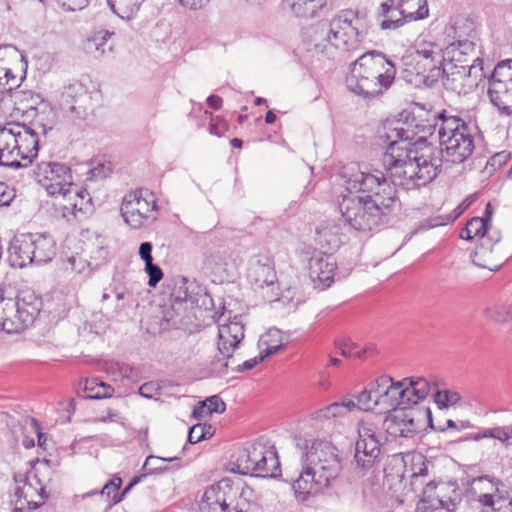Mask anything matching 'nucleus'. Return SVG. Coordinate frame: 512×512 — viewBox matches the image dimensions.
Returning a JSON list of instances; mask_svg holds the SVG:
<instances>
[{
  "mask_svg": "<svg viewBox=\"0 0 512 512\" xmlns=\"http://www.w3.org/2000/svg\"><path fill=\"white\" fill-rule=\"evenodd\" d=\"M159 391V386L155 382H146L139 388V394L145 398H153Z\"/></svg>",
  "mask_w": 512,
  "mask_h": 512,
  "instance_id": "obj_61",
  "label": "nucleus"
},
{
  "mask_svg": "<svg viewBox=\"0 0 512 512\" xmlns=\"http://www.w3.org/2000/svg\"><path fill=\"white\" fill-rule=\"evenodd\" d=\"M390 0L384 1L380 5L379 16L383 18L379 26L382 30H395L403 26L408 21L422 20L429 15V9L426 5H420L415 12H408L399 5H389Z\"/></svg>",
  "mask_w": 512,
  "mask_h": 512,
  "instance_id": "obj_18",
  "label": "nucleus"
},
{
  "mask_svg": "<svg viewBox=\"0 0 512 512\" xmlns=\"http://www.w3.org/2000/svg\"><path fill=\"white\" fill-rule=\"evenodd\" d=\"M113 35L114 32L105 29L95 31L93 35L87 39L85 50L95 58L104 56L107 52L112 51V45L108 44V41Z\"/></svg>",
  "mask_w": 512,
  "mask_h": 512,
  "instance_id": "obj_28",
  "label": "nucleus"
},
{
  "mask_svg": "<svg viewBox=\"0 0 512 512\" xmlns=\"http://www.w3.org/2000/svg\"><path fill=\"white\" fill-rule=\"evenodd\" d=\"M395 75V64L384 53L370 50L353 62L346 83L351 92L373 98L392 85Z\"/></svg>",
  "mask_w": 512,
  "mask_h": 512,
  "instance_id": "obj_3",
  "label": "nucleus"
},
{
  "mask_svg": "<svg viewBox=\"0 0 512 512\" xmlns=\"http://www.w3.org/2000/svg\"><path fill=\"white\" fill-rule=\"evenodd\" d=\"M181 6L189 10H200L205 7L210 0H177Z\"/></svg>",
  "mask_w": 512,
  "mask_h": 512,
  "instance_id": "obj_64",
  "label": "nucleus"
},
{
  "mask_svg": "<svg viewBox=\"0 0 512 512\" xmlns=\"http://www.w3.org/2000/svg\"><path fill=\"white\" fill-rule=\"evenodd\" d=\"M472 230V234H474L475 237L479 238L481 240V246L484 247L485 245V235L488 233L490 229V224L488 219H484L481 217H474L467 223Z\"/></svg>",
  "mask_w": 512,
  "mask_h": 512,
  "instance_id": "obj_45",
  "label": "nucleus"
},
{
  "mask_svg": "<svg viewBox=\"0 0 512 512\" xmlns=\"http://www.w3.org/2000/svg\"><path fill=\"white\" fill-rule=\"evenodd\" d=\"M480 484H487L489 489L479 495V502L483 506L492 507L494 505V494L499 492V487L503 485L502 481L491 475L472 477L467 480V485L475 492H477V485Z\"/></svg>",
  "mask_w": 512,
  "mask_h": 512,
  "instance_id": "obj_27",
  "label": "nucleus"
},
{
  "mask_svg": "<svg viewBox=\"0 0 512 512\" xmlns=\"http://www.w3.org/2000/svg\"><path fill=\"white\" fill-rule=\"evenodd\" d=\"M488 81L508 85L512 83V59L500 61L493 69Z\"/></svg>",
  "mask_w": 512,
  "mask_h": 512,
  "instance_id": "obj_36",
  "label": "nucleus"
},
{
  "mask_svg": "<svg viewBox=\"0 0 512 512\" xmlns=\"http://www.w3.org/2000/svg\"><path fill=\"white\" fill-rule=\"evenodd\" d=\"M475 34L474 21L464 16H457L452 18L449 24L445 26L439 41L444 43L446 55L451 58L453 57L451 54L454 52V44H457L458 40L474 37Z\"/></svg>",
  "mask_w": 512,
  "mask_h": 512,
  "instance_id": "obj_20",
  "label": "nucleus"
},
{
  "mask_svg": "<svg viewBox=\"0 0 512 512\" xmlns=\"http://www.w3.org/2000/svg\"><path fill=\"white\" fill-rule=\"evenodd\" d=\"M178 460L177 457L161 458L154 455H150L146 458L144 468L150 473H161L166 470V467L157 466L155 462H172Z\"/></svg>",
  "mask_w": 512,
  "mask_h": 512,
  "instance_id": "obj_49",
  "label": "nucleus"
},
{
  "mask_svg": "<svg viewBox=\"0 0 512 512\" xmlns=\"http://www.w3.org/2000/svg\"><path fill=\"white\" fill-rule=\"evenodd\" d=\"M15 512L34 510L44 504L47 494L35 473H28L21 485L15 488Z\"/></svg>",
  "mask_w": 512,
  "mask_h": 512,
  "instance_id": "obj_16",
  "label": "nucleus"
},
{
  "mask_svg": "<svg viewBox=\"0 0 512 512\" xmlns=\"http://www.w3.org/2000/svg\"><path fill=\"white\" fill-rule=\"evenodd\" d=\"M343 409V406L340 405V402H334L327 407L321 409L318 411V414L320 417L324 418H335V417H341L345 415V412Z\"/></svg>",
  "mask_w": 512,
  "mask_h": 512,
  "instance_id": "obj_53",
  "label": "nucleus"
},
{
  "mask_svg": "<svg viewBox=\"0 0 512 512\" xmlns=\"http://www.w3.org/2000/svg\"><path fill=\"white\" fill-rule=\"evenodd\" d=\"M54 247L52 238L39 233H21L9 242V256L47 255Z\"/></svg>",
  "mask_w": 512,
  "mask_h": 512,
  "instance_id": "obj_17",
  "label": "nucleus"
},
{
  "mask_svg": "<svg viewBox=\"0 0 512 512\" xmlns=\"http://www.w3.org/2000/svg\"><path fill=\"white\" fill-rule=\"evenodd\" d=\"M60 267L65 271L70 270L85 275H88L91 271L87 258H62Z\"/></svg>",
  "mask_w": 512,
  "mask_h": 512,
  "instance_id": "obj_41",
  "label": "nucleus"
},
{
  "mask_svg": "<svg viewBox=\"0 0 512 512\" xmlns=\"http://www.w3.org/2000/svg\"><path fill=\"white\" fill-rule=\"evenodd\" d=\"M368 386L373 393L375 403L380 407V398H382V395H385V388H382L380 377L369 383Z\"/></svg>",
  "mask_w": 512,
  "mask_h": 512,
  "instance_id": "obj_62",
  "label": "nucleus"
},
{
  "mask_svg": "<svg viewBox=\"0 0 512 512\" xmlns=\"http://www.w3.org/2000/svg\"><path fill=\"white\" fill-rule=\"evenodd\" d=\"M477 34L474 37H468L464 40H458L457 44H454V52L451 54L453 57L448 58L449 62L457 61L461 62V56L469 55L473 53L476 48Z\"/></svg>",
  "mask_w": 512,
  "mask_h": 512,
  "instance_id": "obj_40",
  "label": "nucleus"
},
{
  "mask_svg": "<svg viewBox=\"0 0 512 512\" xmlns=\"http://www.w3.org/2000/svg\"><path fill=\"white\" fill-rule=\"evenodd\" d=\"M440 150L426 140H416L400 122L380 135L386 150L382 170L365 167L353 171L345 181L347 194L339 201L344 224L356 231L378 230L388 222L396 202L395 186L418 189L432 182L442 168V157L463 163L475 148L473 127L445 110L436 114Z\"/></svg>",
  "mask_w": 512,
  "mask_h": 512,
  "instance_id": "obj_1",
  "label": "nucleus"
},
{
  "mask_svg": "<svg viewBox=\"0 0 512 512\" xmlns=\"http://www.w3.org/2000/svg\"><path fill=\"white\" fill-rule=\"evenodd\" d=\"M115 389L99 378L86 379L83 388V397L86 399L100 400L113 396Z\"/></svg>",
  "mask_w": 512,
  "mask_h": 512,
  "instance_id": "obj_29",
  "label": "nucleus"
},
{
  "mask_svg": "<svg viewBox=\"0 0 512 512\" xmlns=\"http://www.w3.org/2000/svg\"><path fill=\"white\" fill-rule=\"evenodd\" d=\"M3 78H5V82L3 83V91L6 93H12L11 97L14 99V103L17 104L18 101H22L26 93L23 91H18L17 88L20 86L17 76L12 72L9 68H3Z\"/></svg>",
  "mask_w": 512,
  "mask_h": 512,
  "instance_id": "obj_34",
  "label": "nucleus"
},
{
  "mask_svg": "<svg viewBox=\"0 0 512 512\" xmlns=\"http://www.w3.org/2000/svg\"><path fill=\"white\" fill-rule=\"evenodd\" d=\"M416 54L421 61L433 62L431 75L428 78H432V82H437L440 78H444L446 75V69L443 66L444 61H448L446 55L445 45L443 42L440 43H423L420 44L416 49Z\"/></svg>",
  "mask_w": 512,
  "mask_h": 512,
  "instance_id": "obj_23",
  "label": "nucleus"
},
{
  "mask_svg": "<svg viewBox=\"0 0 512 512\" xmlns=\"http://www.w3.org/2000/svg\"><path fill=\"white\" fill-rule=\"evenodd\" d=\"M25 174L32 177L49 195L71 198L74 183L68 165L56 161H42L35 168L25 169Z\"/></svg>",
  "mask_w": 512,
  "mask_h": 512,
  "instance_id": "obj_9",
  "label": "nucleus"
},
{
  "mask_svg": "<svg viewBox=\"0 0 512 512\" xmlns=\"http://www.w3.org/2000/svg\"><path fill=\"white\" fill-rule=\"evenodd\" d=\"M86 92V87L78 81L65 85L60 94V104L62 109L75 114L78 118H82L84 109L82 106H77L76 103L80 98L86 95Z\"/></svg>",
  "mask_w": 512,
  "mask_h": 512,
  "instance_id": "obj_25",
  "label": "nucleus"
},
{
  "mask_svg": "<svg viewBox=\"0 0 512 512\" xmlns=\"http://www.w3.org/2000/svg\"><path fill=\"white\" fill-rule=\"evenodd\" d=\"M240 483L225 478L207 487L199 503L200 512H243L246 505L241 499Z\"/></svg>",
  "mask_w": 512,
  "mask_h": 512,
  "instance_id": "obj_8",
  "label": "nucleus"
},
{
  "mask_svg": "<svg viewBox=\"0 0 512 512\" xmlns=\"http://www.w3.org/2000/svg\"><path fill=\"white\" fill-rule=\"evenodd\" d=\"M207 405L208 415L212 413H223L226 410L225 402L218 395H213L204 400Z\"/></svg>",
  "mask_w": 512,
  "mask_h": 512,
  "instance_id": "obj_50",
  "label": "nucleus"
},
{
  "mask_svg": "<svg viewBox=\"0 0 512 512\" xmlns=\"http://www.w3.org/2000/svg\"><path fill=\"white\" fill-rule=\"evenodd\" d=\"M145 0H107L111 10L121 19L131 20Z\"/></svg>",
  "mask_w": 512,
  "mask_h": 512,
  "instance_id": "obj_30",
  "label": "nucleus"
},
{
  "mask_svg": "<svg viewBox=\"0 0 512 512\" xmlns=\"http://www.w3.org/2000/svg\"><path fill=\"white\" fill-rule=\"evenodd\" d=\"M121 216L133 229L152 224L157 219L158 206L155 195L148 189H137L123 198Z\"/></svg>",
  "mask_w": 512,
  "mask_h": 512,
  "instance_id": "obj_10",
  "label": "nucleus"
},
{
  "mask_svg": "<svg viewBox=\"0 0 512 512\" xmlns=\"http://www.w3.org/2000/svg\"><path fill=\"white\" fill-rule=\"evenodd\" d=\"M280 301L283 304L297 307L305 301V297L296 287L289 286L283 289L278 295L274 296L270 302Z\"/></svg>",
  "mask_w": 512,
  "mask_h": 512,
  "instance_id": "obj_38",
  "label": "nucleus"
},
{
  "mask_svg": "<svg viewBox=\"0 0 512 512\" xmlns=\"http://www.w3.org/2000/svg\"><path fill=\"white\" fill-rule=\"evenodd\" d=\"M67 198L69 200H73L70 205L74 211L88 213L93 209L92 197L90 196L88 190L85 188H78L77 185L73 184L71 198Z\"/></svg>",
  "mask_w": 512,
  "mask_h": 512,
  "instance_id": "obj_32",
  "label": "nucleus"
},
{
  "mask_svg": "<svg viewBox=\"0 0 512 512\" xmlns=\"http://www.w3.org/2000/svg\"><path fill=\"white\" fill-rule=\"evenodd\" d=\"M247 278L255 287L266 289L263 297L267 301L278 295L279 283L272 258H251Z\"/></svg>",
  "mask_w": 512,
  "mask_h": 512,
  "instance_id": "obj_15",
  "label": "nucleus"
},
{
  "mask_svg": "<svg viewBox=\"0 0 512 512\" xmlns=\"http://www.w3.org/2000/svg\"><path fill=\"white\" fill-rule=\"evenodd\" d=\"M426 418L431 422V410L426 408L400 407L389 412L383 421V428L391 437L412 438L421 429V422Z\"/></svg>",
  "mask_w": 512,
  "mask_h": 512,
  "instance_id": "obj_13",
  "label": "nucleus"
},
{
  "mask_svg": "<svg viewBox=\"0 0 512 512\" xmlns=\"http://www.w3.org/2000/svg\"><path fill=\"white\" fill-rule=\"evenodd\" d=\"M215 261L213 272L219 276L220 280L229 279L233 276L231 273L232 268L234 267V264H231L230 267L228 263L225 261L226 258H213Z\"/></svg>",
  "mask_w": 512,
  "mask_h": 512,
  "instance_id": "obj_48",
  "label": "nucleus"
},
{
  "mask_svg": "<svg viewBox=\"0 0 512 512\" xmlns=\"http://www.w3.org/2000/svg\"><path fill=\"white\" fill-rule=\"evenodd\" d=\"M205 439V434L203 433L202 424L193 425L188 432V441L191 444L198 443Z\"/></svg>",
  "mask_w": 512,
  "mask_h": 512,
  "instance_id": "obj_59",
  "label": "nucleus"
},
{
  "mask_svg": "<svg viewBox=\"0 0 512 512\" xmlns=\"http://www.w3.org/2000/svg\"><path fill=\"white\" fill-rule=\"evenodd\" d=\"M357 433L354 453L356 467L362 471H369L381 460L384 438L378 427L369 420L358 422Z\"/></svg>",
  "mask_w": 512,
  "mask_h": 512,
  "instance_id": "obj_11",
  "label": "nucleus"
},
{
  "mask_svg": "<svg viewBox=\"0 0 512 512\" xmlns=\"http://www.w3.org/2000/svg\"><path fill=\"white\" fill-rule=\"evenodd\" d=\"M214 234H220L221 236L233 242L235 245L241 246L243 248H249L254 244L253 236L242 231L226 228L215 230Z\"/></svg>",
  "mask_w": 512,
  "mask_h": 512,
  "instance_id": "obj_35",
  "label": "nucleus"
},
{
  "mask_svg": "<svg viewBox=\"0 0 512 512\" xmlns=\"http://www.w3.org/2000/svg\"><path fill=\"white\" fill-rule=\"evenodd\" d=\"M482 60L479 58H476L474 60V64L470 66H458L455 65V68L457 69V74L461 75L462 77H470L472 73L480 72L482 74L483 67H482Z\"/></svg>",
  "mask_w": 512,
  "mask_h": 512,
  "instance_id": "obj_54",
  "label": "nucleus"
},
{
  "mask_svg": "<svg viewBox=\"0 0 512 512\" xmlns=\"http://www.w3.org/2000/svg\"><path fill=\"white\" fill-rule=\"evenodd\" d=\"M107 176V169L104 164H98L97 166L89 169L87 172V179L98 180L103 179Z\"/></svg>",
  "mask_w": 512,
  "mask_h": 512,
  "instance_id": "obj_63",
  "label": "nucleus"
},
{
  "mask_svg": "<svg viewBox=\"0 0 512 512\" xmlns=\"http://www.w3.org/2000/svg\"><path fill=\"white\" fill-rule=\"evenodd\" d=\"M303 468L292 488L299 501L321 492L335 481L341 470L342 461L337 447L327 440L309 441L300 436L293 438Z\"/></svg>",
  "mask_w": 512,
  "mask_h": 512,
  "instance_id": "obj_2",
  "label": "nucleus"
},
{
  "mask_svg": "<svg viewBox=\"0 0 512 512\" xmlns=\"http://www.w3.org/2000/svg\"><path fill=\"white\" fill-rule=\"evenodd\" d=\"M471 262L473 265L487 269L489 272L497 271L503 266V263H492L491 258H471Z\"/></svg>",
  "mask_w": 512,
  "mask_h": 512,
  "instance_id": "obj_56",
  "label": "nucleus"
},
{
  "mask_svg": "<svg viewBox=\"0 0 512 512\" xmlns=\"http://www.w3.org/2000/svg\"><path fill=\"white\" fill-rule=\"evenodd\" d=\"M218 350L222 358H217L212 363L213 371L221 376L226 374L229 367V359L234 350L244 338V325L237 316L227 324L219 325Z\"/></svg>",
  "mask_w": 512,
  "mask_h": 512,
  "instance_id": "obj_14",
  "label": "nucleus"
},
{
  "mask_svg": "<svg viewBox=\"0 0 512 512\" xmlns=\"http://www.w3.org/2000/svg\"><path fill=\"white\" fill-rule=\"evenodd\" d=\"M145 262L144 270L148 275L149 287H156L163 278V271L158 264L153 262L154 258H142Z\"/></svg>",
  "mask_w": 512,
  "mask_h": 512,
  "instance_id": "obj_44",
  "label": "nucleus"
},
{
  "mask_svg": "<svg viewBox=\"0 0 512 512\" xmlns=\"http://www.w3.org/2000/svg\"><path fill=\"white\" fill-rule=\"evenodd\" d=\"M316 50L324 52L330 45L336 49L350 50L365 39L369 31L366 15L346 9L330 22H320L312 29Z\"/></svg>",
  "mask_w": 512,
  "mask_h": 512,
  "instance_id": "obj_4",
  "label": "nucleus"
},
{
  "mask_svg": "<svg viewBox=\"0 0 512 512\" xmlns=\"http://www.w3.org/2000/svg\"><path fill=\"white\" fill-rule=\"evenodd\" d=\"M42 306L41 298L30 289L15 292L10 286L0 287V330L20 333L30 326Z\"/></svg>",
  "mask_w": 512,
  "mask_h": 512,
  "instance_id": "obj_5",
  "label": "nucleus"
},
{
  "mask_svg": "<svg viewBox=\"0 0 512 512\" xmlns=\"http://www.w3.org/2000/svg\"><path fill=\"white\" fill-rule=\"evenodd\" d=\"M416 394L413 393V387L406 383L403 387H401V404L402 407L414 408L413 405H416L420 400L415 399Z\"/></svg>",
  "mask_w": 512,
  "mask_h": 512,
  "instance_id": "obj_51",
  "label": "nucleus"
},
{
  "mask_svg": "<svg viewBox=\"0 0 512 512\" xmlns=\"http://www.w3.org/2000/svg\"><path fill=\"white\" fill-rule=\"evenodd\" d=\"M229 467L233 473L273 478L280 471V462L274 446L260 439L234 453Z\"/></svg>",
  "mask_w": 512,
  "mask_h": 512,
  "instance_id": "obj_6",
  "label": "nucleus"
},
{
  "mask_svg": "<svg viewBox=\"0 0 512 512\" xmlns=\"http://www.w3.org/2000/svg\"><path fill=\"white\" fill-rule=\"evenodd\" d=\"M382 388H385V395L380 398V407L385 410H394L402 407L401 387L405 385L404 379L395 381L391 376H380Z\"/></svg>",
  "mask_w": 512,
  "mask_h": 512,
  "instance_id": "obj_26",
  "label": "nucleus"
},
{
  "mask_svg": "<svg viewBox=\"0 0 512 512\" xmlns=\"http://www.w3.org/2000/svg\"><path fill=\"white\" fill-rule=\"evenodd\" d=\"M462 501V492L453 483L428 482L417 504V512H454Z\"/></svg>",
  "mask_w": 512,
  "mask_h": 512,
  "instance_id": "obj_12",
  "label": "nucleus"
},
{
  "mask_svg": "<svg viewBox=\"0 0 512 512\" xmlns=\"http://www.w3.org/2000/svg\"><path fill=\"white\" fill-rule=\"evenodd\" d=\"M57 3L66 11H80L88 6L91 0H56Z\"/></svg>",
  "mask_w": 512,
  "mask_h": 512,
  "instance_id": "obj_55",
  "label": "nucleus"
},
{
  "mask_svg": "<svg viewBox=\"0 0 512 512\" xmlns=\"http://www.w3.org/2000/svg\"><path fill=\"white\" fill-rule=\"evenodd\" d=\"M203 114H204V117L206 119L210 120L209 132L212 135H215L217 137H221V136H223L228 131L229 125H228V123L225 120H223V119H221L219 117L213 118L212 113H210L207 110H204Z\"/></svg>",
  "mask_w": 512,
  "mask_h": 512,
  "instance_id": "obj_46",
  "label": "nucleus"
},
{
  "mask_svg": "<svg viewBox=\"0 0 512 512\" xmlns=\"http://www.w3.org/2000/svg\"><path fill=\"white\" fill-rule=\"evenodd\" d=\"M337 348L340 350V353L344 357H358L361 358L364 355L368 353H373L375 350V347L373 345H368L365 348L361 349L358 347V345L350 340H345L342 342H339L337 344Z\"/></svg>",
  "mask_w": 512,
  "mask_h": 512,
  "instance_id": "obj_39",
  "label": "nucleus"
},
{
  "mask_svg": "<svg viewBox=\"0 0 512 512\" xmlns=\"http://www.w3.org/2000/svg\"><path fill=\"white\" fill-rule=\"evenodd\" d=\"M121 485H122V479L119 476L114 475L109 481H107L104 484V486L102 487V489L100 491L91 490V491L87 492L86 494H84L83 497L85 498V497H90V496L100 494V496L102 498H106L107 506L109 507V501L112 499V496L115 493H118Z\"/></svg>",
  "mask_w": 512,
  "mask_h": 512,
  "instance_id": "obj_37",
  "label": "nucleus"
},
{
  "mask_svg": "<svg viewBox=\"0 0 512 512\" xmlns=\"http://www.w3.org/2000/svg\"><path fill=\"white\" fill-rule=\"evenodd\" d=\"M493 434V439L499 440L502 443H507L512 439V426L494 427Z\"/></svg>",
  "mask_w": 512,
  "mask_h": 512,
  "instance_id": "obj_57",
  "label": "nucleus"
},
{
  "mask_svg": "<svg viewBox=\"0 0 512 512\" xmlns=\"http://www.w3.org/2000/svg\"><path fill=\"white\" fill-rule=\"evenodd\" d=\"M52 260V258H28V262H25L23 258H8L9 265L13 268H24L27 265L32 264H47Z\"/></svg>",
  "mask_w": 512,
  "mask_h": 512,
  "instance_id": "obj_52",
  "label": "nucleus"
},
{
  "mask_svg": "<svg viewBox=\"0 0 512 512\" xmlns=\"http://www.w3.org/2000/svg\"><path fill=\"white\" fill-rule=\"evenodd\" d=\"M484 315L490 321L505 324L512 321V308L507 303H496L487 307Z\"/></svg>",
  "mask_w": 512,
  "mask_h": 512,
  "instance_id": "obj_33",
  "label": "nucleus"
},
{
  "mask_svg": "<svg viewBox=\"0 0 512 512\" xmlns=\"http://www.w3.org/2000/svg\"><path fill=\"white\" fill-rule=\"evenodd\" d=\"M461 396L457 391L454 390H437L434 393V401L439 408H448L459 403Z\"/></svg>",
  "mask_w": 512,
  "mask_h": 512,
  "instance_id": "obj_42",
  "label": "nucleus"
},
{
  "mask_svg": "<svg viewBox=\"0 0 512 512\" xmlns=\"http://www.w3.org/2000/svg\"><path fill=\"white\" fill-rule=\"evenodd\" d=\"M208 297L204 286L182 277L178 287L171 294V306L164 311V319L173 327L181 328L188 324L186 307L183 305L189 302L191 306H206Z\"/></svg>",
  "mask_w": 512,
  "mask_h": 512,
  "instance_id": "obj_7",
  "label": "nucleus"
},
{
  "mask_svg": "<svg viewBox=\"0 0 512 512\" xmlns=\"http://www.w3.org/2000/svg\"><path fill=\"white\" fill-rule=\"evenodd\" d=\"M12 131L9 122L0 124V166L25 170L27 164L21 162L18 144Z\"/></svg>",
  "mask_w": 512,
  "mask_h": 512,
  "instance_id": "obj_22",
  "label": "nucleus"
},
{
  "mask_svg": "<svg viewBox=\"0 0 512 512\" xmlns=\"http://www.w3.org/2000/svg\"><path fill=\"white\" fill-rule=\"evenodd\" d=\"M139 481V478L138 477H135L131 480V482L121 491L118 493H115L113 496H112V499L109 501V507H112L118 503H120L123 498L125 497V495L132 489V487L138 483Z\"/></svg>",
  "mask_w": 512,
  "mask_h": 512,
  "instance_id": "obj_60",
  "label": "nucleus"
},
{
  "mask_svg": "<svg viewBox=\"0 0 512 512\" xmlns=\"http://www.w3.org/2000/svg\"><path fill=\"white\" fill-rule=\"evenodd\" d=\"M356 399L358 410L369 411L378 406V404H376L374 401V396L369 386H367L361 393H359L356 396Z\"/></svg>",
  "mask_w": 512,
  "mask_h": 512,
  "instance_id": "obj_47",
  "label": "nucleus"
},
{
  "mask_svg": "<svg viewBox=\"0 0 512 512\" xmlns=\"http://www.w3.org/2000/svg\"><path fill=\"white\" fill-rule=\"evenodd\" d=\"M337 263L335 258H309V279L314 289L323 291L334 282Z\"/></svg>",
  "mask_w": 512,
  "mask_h": 512,
  "instance_id": "obj_21",
  "label": "nucleus"
},
{
  "mask_svg": "<svg viewBox=\"0 0 512 512\" xmlns=\"http://www.w3.org/2000/svg\"><path fill=\"white\" fill-rule=\"evenodd\" d=\"M14 139L17 141L18 153L21 160L26 161L27 169L32 160L37 157L39 150V132L34 125L9 122Z\"/></svg>",
  "mask_w": 512,
  "mask_h": 512,
  "instance_id": "obj_19",
  "label": "nucleus"
},
{
  "mask_svg": "<svg viewBox=\"0 0 512 512\" xmlns=\"http://www.w3.org/2000/svg\"><path fill=\"white\" fill-rule=\"evenodd\" d=\"M404 382L409 383L413 387V393L416 394V400H424L430 393V384L423 377L404 378Z\"/></svg>",
  "mask_w": 512,
  "mask_h": 512,
  "instance_id": "obj_43",
  "label": "nucleus"
},
{
  "mask_svg": "<svg viewBox=\"0 0 512 512\" xmlns=\"http://www.w3.org/2000/svg\"><path fill=\"white\" fill-rule=\"evenodd\" d=\"M488 96L501 116H512V83L504 85L488 81Z\"/></svg>",
  "mask_w": 512,
  "mask_h": 512,
  "instance_id": "obj_24",
  "label": "nucleus"
},
{
  "mask_svg": "<svg viewBox=\"0 0 512 512\" xmlns=\"http://www.w3.org/2000/svg\"><path fill=\"white\" fill-rule=\"evenodd\" d=\"M326 4V0H292L291 9L297 17L313 18Z\"/></svg>",
  "mask_w": 512,
  "mask_h": 512,
  "instance_id": "obj_31",
  "label": "nucleus"
},
{
  "mask_svg": "<svg viewBox=\"0 0 512 512\" xmlns=\"http://www.w3.org/2000/svg\"><path fill=\"white\" fill-rule=\"evenodd\" d=\"M263 361V356H257L252 359L244 361L242 364L237 365L236 367L232 368V371L241 373L244 371L252 370L254 367H256L259 363Z\"/></svg>",
  "mask_w": 512,
  "mask_h": 512,
  "instance_id": "obj_58",
  "label": "nucleus"
}]
</instances>
